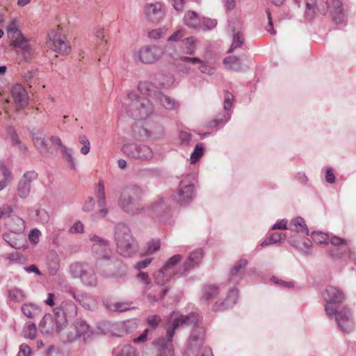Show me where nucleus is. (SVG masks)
<instances>
[{
  "mask_svg": "<svg viewBox=\"0 0 356 356\" xmlns=\"http://www.w3.org/2000/svg\"><path fill=\"white\" fill-rule=\"evenodd\" d=\"M197 316L195 313H191L188 315L177 314L171 325L167 327L166 338H159L153 343L154 348L159 353L160 356H172L174 355L172 339L175 330L179 326H187L194 324L195 327L197 325Z\"/></svg>",
  "mask_w": 356,
  "mask_h": 356,
  "instance_id": "f257e3e1",
  "label": "nucleus"
},
{
  "mask_svg": "<svg viewBox=\"0 0 356 356\" xmlns=\"http://www.w3.org/2000/svg\"><path fill=\"white\" fill-rule=\"evenodd\" d=\"M143 193V189L137 185H130L123 188L118 199L119 207L123 211L131 216L140 213L143 207L138 200Z\"/></svg>",
  "mask_w": 356,
  "mask_h": 356,
  "instance_id": "f03ea898",
  "label": "nucleus"
},
{
  "mask_svg": "<svg viewBox=\"0 0 356 356\" xmlns=\"http://www.w3.org/2000/svg\"><path fill=\"white\" fill-rule=\"evenodd\" d=\"M182 255L175 254L169 258L165 263L163 268L171 276H186V273L191 269L197 266L203 258V252L201 250H197L191 252L188 257L184 264L181 266L177 270H175V267L180 262Z\"/></svg>",
  "mask_w": 356,
  "mask_h": 356,
  "instance_id": "7ed1b4c3",
  "label": "nucleus"
},
{
  "mask_svg": "<svg viewBox=\"0 0 356 356\" xmlns=\"http://www.w3.org/2000/svg\"><path fill=\"white\" fill-rule=\"evenodd\" d=\"M114 239L117 245V250L123 257H130L138 249L130 228L124 223L120 222L115 225L114 229Z\"/></svg>",
  "mask_w": 356,
  "mask_h": 356,
  "instance_id": "20e7f679",
  "label": "nucleus"
},
{
  "mask_svg": "<svg viewBox=\"0 0 356 356\" xmlns=\"http://www.w3.org/2000/svg\"><path fill=\"white\" fill-rule=\"evenodd\" d=\"M311 236L312 240L316 243L327 244L330 241V243L334 246L329 252L331 257L336 258L341 257L346 254L347 251L348 252V256L350 257H353V252L350 248V241L336 236L329 238L326 233L321 232H314Z\"/></svg>",
  "mask_w": 356,
  "mask_h": 356,
  "instance_id": "39448f33",
  "label": "nucleus"
},
{
  "mask_svg": "<svg viewBox=\"0 0 356 356\" xmlns=\"http://www.w3.org/2000/svg\"><path fill=\"white\" fill-rule=\"evenodd\" d=\"M127 100V114L135 119H145L154 111V106L149 99H140L134 92L128 94Z\"/></svg>",
  "mask_w": 356,
  "mask_h": 356,
  "instance_id": "423d86ee",
  "label": "nucleus"
},
{
  "mask_svg": "<svg viewBox=\"0 0 356 356\" xmlns=\"http://www.w3.org/2000/svg\"><path fill=\"white\" fill-rule=\"evenodd\" d=\"M17 22L15 19L11 21L7 28V34L12 40L10 45L20 49V53L27 60L32 56L33 49L29 44V40L17 28Z\"/></svg>",
  "mask_w": 356,
  "mask_h": 356,
  "instance_id": "0eeeda50",
  "label": "nucleus"
},
{
  "mask_svg": "<svg viewBox=\"0 0 356 356\" xmlns=\"http://www.w3.org/2000/svg\"><path fill=\"white\" fill-rule=\"evenodd\" d=\"M70 273L74 278H79L86 286L95 287L98 280L92 266L85 262H74L70 266Z\"/></svg>",
  "mask_w": 356,
  "mask_h": 356,
  "instance_id": "6e6552de",
  "label": "nucleus"
},
{
  "mask_svg": "<svg viewBox=\"0 0 356 356\" xmlns=\"http://www.w3.org/2000/svg\"><path fill=\"white\" fill-rule=\"evenodd\" d=\"M322 297L325 302V311L327 315L334 312V309L339 307L345 300L346 296L341 289L334 286H327L322 293Z\"/></svg>",
  "mask_w": 356,
  "mask_h": 356,
  "instance_id": "1a4fd4ad",
  "label": "nucleus"
},
{
  "mask_svg": "<svg viewBox=\"0 0 356 356\" xmlns=\"http://www.w3.org/2000/svg\"><path fill=\"white\" fill-rule=\"evenodd\" d=\"M122 152L127 156L140 162L149 161L154 157L152 149L145 144H125L122 147Z\"/></svg>",
  "mask_w": 356,
  "mask_h": 356,
  "instance_id": "9d476101",
  "label": "nucleus"
},
{
  "mask_svg": "<svg viewBox=\"0 0 356 356\" xmlns=\"http://www.w3.org/2000/svg\"><path fill=\"white\" fill-rule=\"evenodd\" d=\"M164 54L163 47L157 45H145L134 54V59L144 64H153L160 60Z\"/></svg>",
  "mask_w": 356,
  "mask_h": 356,
  "instance_id": "9b49d317",
  "label": "nucleus"
},
{
  "mask_svg": "<svg viewBox=\"0 0 356 356\" xmlns=\"http://www.w3.org/2000/svg\"><path fill=\"white\" fill-rule=\"evenodd\" d=\"M329 317H334L339 329L345 332L349 333L354 330L355 321L353 312L348 307H337L334 312Z\"/></svg>",
  "mask_w": 356,
  "mask_h": 356,
  "instance_id": "f8f14e48",
  "label": "nucleus"
},
{
  "mask_svg": "<svg viewBox=\"0 0 356 356\" xmlns=\"http://www.w3.org/2000/svg\"><path fill=\"white\" fill-rule=\"evenodd\" d=\"M47 47L53 51L60 55H66L70 52L71 47L66 40V37L62 35L58 29L48 34Z\"/></svg>",
  "mask_w": 356,
  "mask_h": 356,
  "instance_id": "ddd939ff",
  "label": "nucleus"
},
{
  "mask_svg": "<svg viewBox=\"0 0 356 356\" xmlns=\"http://www.w3.org/2000/svg\"><path fill=\"white\" fill-rule=\"evenodd\" d=\"M54 316L60 321H64L65 325L70 320L74 319L77 314V307L74 302L66 300L63 301L60 305L54 309Z\"/></svg>",
  "mask_w": 356,
  "mask_h": 356,
  "instance_id": "4468645a",
  "label": "nucleus"
},
{
  "mask_svg": "<svg viewBox=\"0 0 356 356\" xmlns=\"http://www.w3.org/2000/svg\"><path fill=\"white\" fill-rule=\"evenodd\" d=\"M65 326L63 320L60 321L56 316L54 318L51 314L44 315L39 324L40 331L46 334L58 333Z\"/></svg>",
  "mask_w": 356,
  "mask_h": 356,
  "instance_id": "2eb2a0df",
  "label": "nucleus"
},
{
  "mask_svg": "<svg viewBox=\"0 0 356 356\" xmlns=\"http://www.w3.org/2000/svg\"><path fill=\"white\" fill-rule=\"evenodd\" d=\"M38 173L34 170L25 172L18 182L17 192L20 198H26L31 191V182L38 179Z\"/></svg>",
  "mask_w": 356,
  "mask_h": 356,
  "instance_id": "dca6fc26",
  "label": "nucleus"
},
{
  "mask_svg": "<svg viewBox=\"0 0 356 356\" xmlns=\"http://www.w3.org/2000/svg\"><path fill=\"white\" fill-rule=\"evenodd\" d=\"M204 329L197 325L193 327V331L189 337L187 349L192 354L196 353L201 348H202L204 340Z\"/></svg>",
  "mask_w": 356,
  "mask_h": 356,
  "instance_id": "f3484780",
  "label": "nucleus"
},
{
  "mask_svg": "<svg viewBox=\"0 0 356 356\" xmlns=\"http://www.w3.org/2000/svg\"><path fill=\"white\" fill-rule=\"evenodd\" d=\"M194 185L187 184L184 179L180 181L179 188L175 196L176 201L181 204L188 203L194 196Z\"/></svg>",
  "mask_w": 356,
  "mask_h": 356,
  "instance_id": "a211bd4d",
  "label": "nucleus"
},
{
  "mask_svg": "<svg viewBox=\"0 0 356 356\" xmlns=\"http://www.w3.org/2000/svg\"><path fill=\"white\" fill-rule=\"evenodd\" d=\"M143 10L147 19L154 23L159 22L164 16L162 5L159 2L146 4Z\"/></svg>",
  "mask_w": 356,
  "mask_h": 356,
  "instance_id": "6ab92c4d",
  "label": "nucleus"
},
{
  "mask_svg": "<svg viewBox=\"0 0 356 356\" xmlns=\"http://www.w3.org/2000/svg\"><path fill=\"white\" fill-rule=\"evenodd\" d=\"M238 291L235 289H231L227 293V298L223 301H216L213 306V310L220 312L232 307L237 301Z\"/></svg>",
  "mask_w": 356,
  "mask_h": 356,
  "instance_id": "aec40b11",
  "label": "nucleus"
},
{
  "mask_svg": "<svg viewBox=\"0 0 356 356\" xmlns=\"http://www.w3.org/2000/svg\"><path fill=\"white\" fill-rule=\"evenodd\" d=\"M92 250L99 260H109L112 262L115 259L112 250L108 247V242L96 243L92 245Z\"/></svg>",
  "mask_w": 356,
  "mask_h": 356,
  "instance_id": "412c9836",
  "label": "nucleus"
},
{
  "mask_svg": "<svg viewBox=\"0 0 356 356\" xmlns=\"http://www.w3.org/2000/svg\"><path fill=\"white\" fill-rule=\"evenodd\" d=\"M248 260L240 259L230 269L228 282L231 284H238L243 278V269L247 266Z\"/></svg>",
  "mask_w": 356,
  "mask_h": 356,
  "instance_id": "4be33fe9",
  "label": "nucleus"
},
{
  "mask_svg": "<svg viewBox=\"0 0 356 356\" xmlns=\"http://www.w3.org/2000/svg\"><path fill=\"white\" fill-rule=\"evenodd\" d=\"M13 98L20 108L26 107L29 104V96L26 90L21 85H15L11 89Z\"/></svg>",
  "mask_w": 356,
  "mask_h": 356,
  "instance_id": "5701e85b",
  "label": "nucleus"
},
{
  "mask_svg": "<svg viewBox=\"0 0 356 356\" xmlns=\"http://www.w3.org/2000/svg\"><path fill=\"white\" fill-rule=\"evenodd\" d=\"M95 195L97 199L98 205L102 209L99 210L98 213L99 216L104 217L108 213V210L105 208L106 206V196H105V190H104V184L103 181H99L95 190Z\"/></svg>",
  "mask_w": 356,
  "mask_h": 356,
  "instance_id": "b1692460",
  "label": "nucleus"
},
{
  "mask_svg": "<svg viewBox=\"0 0 356 356\" xmlns=\"http://www.w3.org/2000/svg\"><path fill=\"white\" fill-rule=\"evenodd\" d=\"M153 99L168 110H175L179 107V103L177 101L161 92H154Z\"/></svg>",
  "mask_w": 356,
  "mask_h": 356,
  "instance_id": "393cba45",
  "label": "nucleus"
},
{
  "mask_svg": "<svg viewBox=\"0 0 356 356\" xmlns=\"http://www.w3.org/2000/svg\"><path fill=\"white\" fill-rule=\"evenodd\" d=\"M75 329L77 335L80 337H83V340L85 343L90 342L92 340L94 334L90 331V327L86 321L77 319L75 323Z\"/></svg>",
  "mask_w": 356,
  "mask_h": 356,
  "instance_id": "a878e982",
  "label": "nucleus"
},
{
  "mask_svg": "<svg viewBox=\"0 0 356 356\" xmlns=\"http://www.w3.org/2000/svg\"><path fill=\"white\" fill-rule=\"evenodd\" d=\"M6 226L10 232L15 234H20L25 229L24 220L17 216L10 217L6 222Z\"/></svg>",
  "mask_w": 356,
  "mask_h": 356,
  "instance_id": "bb28decb",
  "label": "nucleus"
},
{
  "mask_svg": "<svg viewBox=\"0 0 356 356\" xmlns=\"http://www.w3.org/2000/svg\"><path fill=\"white\" fill-rule=\"evenodd\" d=\"M164 88L165 84L162 82L161 83H152L150 81H140L138 83V89L140 92L144 94H147L150 97L153 98L154 97V92H156V90H154V88Z\"/></svg>",
  "mask_w": 356,
  "mask_h": 356,
  "instance_id": "cd10ccee",
  "label": "nucleus"
},
{
  "mask_svg": "<svg viewBox=\"0 0 356 356\" xmlns=\"http://www.w3.org/2000/svg\"><path fill=\"white\" fill-rule=\"evenodd\" d=\"M289 230L295 232H302L309 235V229L306 226L305 220L301 217H297L290 222Z\"/></svg>",
  "mask_w": 356,
  "mask_h": 356,
  "instance_id": "c85d7f7f",
  "label": "nucleus"
},
{
  "mask_svg": "<svg viewBox=\"0 0 356 356\" xmlns=\"http://www.w3.org/2000/svg\"><path fill=\"white\" fill-rule=\"evenodd\" d=\"M223 63L225 67L230 70L240 72L243 69L240 58L235 56L225 58Z\"/></svg>",
  "mask_w": 356,
  "mask_h": 356,
  "instance_id": "c756f323",
  "label": "nucleus"
},
{
  "mask_svg": "<svg viewBox=\"0 0 356 356\" xmlns=\"http://www.w3.org/2000/svg\"><path fill=\"white\" fill-rule=\"evenodd\" d=\"M197 40L195 38L187 37L182 40L183 52L186 54L193 55L196 49Z\"/></svg>",
  "mask_w": 356,
  "mask_h": 356,
  "instance_id": "7c9ffc66",
  "label": "nucleus"
},
{
  "mask_svg": "<svg viewBox=\"0 0 356 356\" xmlns=\"http://www.w3.org/2000/svg\"><path fill=\"white\" fill-rule=\"evenodd\" d=\"M333 11L332 12V19L336 24H339L343 20L342 3L340 0H333L332 3Z\"/></svg>",
  "mask_w": 356,
  "mask_h": 356,
  "instance_id": "2f4dec72",
  "label": "nucleus"
},
{
  "mask_svg": "<svg viewBox=\"0 0 356 356\" xmlns=\"http://www.w3.org/2000/svg\"><path fill=\"white\" fill-rule=\"evenodd\" d=\"M70 293L78 301L84 308L90 309L92 304V298L86 293L76 294L74 291H70Z\"/></svg>",
  "mask_w": 356,
  "mask_h": 356,
  "instance_id": "473e14b6",
  "label": "nucleus"
},
{
  "mask_svg": "<svg viewBox=\"0 0 356 356\" xmlns=\"http://www.w3.org/2000/svg\"><path fill=\"white\" fill-rule=\"evenodd\" d=\"M229 118L230 115L228 113H220L208 122L207 127L209 128H216L223 126Z\"/></svg>",
  "mask_w": 356,
  "mask_h": 356,
  "instance_id": "72a5a7b5",
  "label": "nucleus"
},
{
  "mask_svg": "<svg viewBox=\"0 0 356 356\" xmlns=\"http://www.w3.org/2000/svg\"><path fill=\"white\" fill-rule=\"evenodd\" d=\"M112 263L116 270L111 273V276L115 278H122L124 277L127 270L126 265L116 259H115Z\"/></svg>",
  "mask_w": 356,
  "mask_h": 356,
  "instance_id": "f704fd0d",
  "label": "nucleus"
},
{
  "mask_svg": "<svg viewBox=\"0 0 356 356\" xmlns=\"http://www.w3.org/2000/svg\"><path fill=\"white\" fill-rule=\"evenodd\" d=\"M185 24L191 28H197L200 24V19L196 13L188 11L184 15Z\"/></svg>",
  "mask_w": 356,
  "mask_h": 356,
  "instance_id": "c9c22d12",
  "label": "nucleus"
},
{
  "mask_svg": "<svg viewBox=\"0 0 356 356\" xmlns=\"http://www.w3.org/2000/svg\"><path fill=\"white\" fill-rule=\"evenodd\" d=\"M23 314L28 318H32L38 316L40 313V309L33 304H24L22 306Z\"/></svg>",
  "mask_w": 356,
  "mask_h": 356,
  "instance_id": "e433bc0d",
  "label": "nucleus"
},
{
  "mask_svg": "<svg viewBox=\"0 0 356 356\" xmlns=\"http://www.w3.org/2000/svg\"><path fill=\"white\" fill-rule=\"evenodd\" d=\"M171 277H172L171 274H169V273L164 270L163 268H161L154 273L155 282L161 286L167 282Z\"/></svg>",
  "mask_w": 356,
  "mask_h": 356,
  "instance_id": "4c0bfd02",
  "label": "nucleus"
},
{
  "mask_svg": "<svg viewBox=\"0 0 356 356\" xmlns=\"http://www.w3.org/2000/svg\"><path fill=\"white\" fill-rule=\"evenodd\" d=\"M219 293L218 288L216 286H206L203 289L202 299L206 301H210L215 298Z\"/></svg>",
  "mask_w": 356,
  "mask_h": 356,
  "instance_id": "58836bf2",
  "label": "nucleus"
},
{
  "mask_svg": "<svg viewBox=\"0 0 356 356\" xmlns=\"http://www.w3.org/2000/svg\"><path fill=\"white\" fill-rule=\"evenodd\" d=\"M8 298L10 300L19 302H22L26 298L25 293L18 288H14L12 289L8 290Z\"/></svg>",
  "mask_w": 356,
  "mask_h": 356,
  "instance_id": "ea45409f",
  "label": "nucleus"
},
{
  "mask_svg": "<svg viewBox=\"0 0 356 356\" xmlns=\"http://www.w3.org/2000/svg\"><path fill=\"white\" fill-rule=\"evenodd\" d=\"M305 4L306 15L308 17L312 18L315 13V10H318V7L322 6V1L321 0H318V3H317L316 0H305Z\"/></svg>",
  "mask_w": 356,
  "mask_h": 356,
  "instance_id": "a19ab883",
  "label": "nucleus"
},
{
  "mask_svg": "<svg viewBox=\"0 0 356 356\" xmlns=\"http://www.w3.org/2000/svg\"><path fill=\"white\" fill-rule=\"evenodd\" d=\"M35 147L42 155H46L49 151V147L45 136L42 138H39L33 143Z\"/></svg>",
  "mask_w": 356,
  "mask_h": 356,
  "instance_id": "79ce46f5",
  "label": "nucleus"
},
{
  "mask_svg": "<svg viewBox=\"0 0 356 356\" xmlns=\"http://www.w3.org/2000/svg\"><path fill=\"white\" fill-rule=\"evenodd\" d=\"M244 43L243 35L239 32L236 33L233 36V41L230 49L227 51V53H232L235 49L241 47Z\"/></svg>",
  "mask_w": 356,
  "mask_h": 356,
  "instance_id": "37998d69",
  "label": "nucleus"
},
{
  "mask_svg": "<svg viewBox=\"0 0 356 356\" xmlns=\"http://www.w3.org/2000/svg\"><path fill=\"white\" fill-rule=\"evenodd\" d=\"M3 240L12 248L15 249L19 248V244L18 243V240L16 238L15 236L13 234V233H4L3 234Z\"/></svg>",
  "mask_w": 356,
  "mask_h": 356,
  "instance_id": "c03bdc74",
  "label": "nucleus"
},
{
  "mask_svg": "<svg viewBox=\"0 0 356 356\" xmlns=\"http://www.w3.org/2000/svg\"><path fill=\"white\" fill-rule=\"evenodd\" d=\"M161 247V241L159 239H152L147 243L146 253L151 254L159 250Z\"/></svg>",
  "mask_w": 356,
  "mask_h": 356,
  "instance_id": "a18cd8bd",
  "label": "nucleus"
},
{
  "mask_svg": "<svg viewBox=\"0 0 356 356\" xmlns=\"http://www.w3.org/2000/svg\"><path fill=\"white\" fill-rule=\"evenodd\" d=\"M36 332L37 329L34 323L27 324L23 330L24 336L29 339H33L35 337Z\"/></svg>",
  "mask_w": 356,
  "mask_h": 356,
  "instance_id": "49530a36",
  "label": "nucleus"
},
{
  "mask_svg": "<svg viewBox=\"0 0 356 356\" xmlns=\"http://www.w3.org/2000/svg\"><path fill=\"white\" fill-rule=\"evenodd\" d=\"M62 154L66 159L69 163V166L71 169L75 168V163L74 159L72 154V149L67 148V147H63V149L61 151Z\"/></svg>",
  "mask_w": 356,
  "mask_h": 356,
  "instance_id": "de8ad7c7",
  "label": "nucleus"
},
{
  "mask_svg": "<svg viewBox=\"0 0 356 356\" xmlns=\"http://www.w3.org/2000/svg\"><path fill=\"white\" fill-rule=\"evenodd\" d=\"M79 142L83 145V147L81 148V153L83 155L88 154L90 149L89 140L85 135H81L79 137Z\"/></svg>",
  "mask_w": 356,
  "mask_h": 356,
  "instance_id": "09e8293b",
  "label": "nucleus"
},
{
  "mask_svg": "<svg viewBox=\"0 0 356 356\" xmlns=\"http://www.w3.org/2000/svg\"><path fill=\"white\" fill-rule=\"evenodd\" d=\"M167 33V30L164 28L153 29L148 33V37L153 40H159L163 38Z\"/></svg>",
  "mask_w": 356,
  "mask_h": 356,
  "instance_id": "8fccbe9b",
  "label": "nucleus"
},
{
  "mask_svg": "<svg viewBox=\"0 0 356 356\" xmlns=\"http://www.w3.org/2000/svg\"><path fill=\"white\" fill-rule=\"evenodd\" d=\"M161 321V318L159 315H149L147 316V324L152 329H156Z\"/></svg>",
  "mask_w": 356,
  "mask_h": 356,
  "instance_id": "3c124183",
  "label": "nucleus"
},
{
  "mask_svg": "<svg viewBox=\"0 0 356 356\" xmlns=\"http://www.w3.org/2000/svg\"><path fill=\"white\" fill-rule=\"evenodd\" d=\"M203 154V147L201 145L197 144L195 146L194 151L192 152L191 155V163H196L202 156Z\"/></svg>",
  "mask_w": 356,
  "mask_h": 356,
  "instance_id": "603ef678",
  "label": "nucleus"
},
{
  "mask_svg": "<svg viewBox=\"0 0 356 356\" xmlns=\"http://www.w3.org/2000/svg\"><path fill=\"white\" fill-rule=\"evenodd\" d=\"M151 209L155 212L156 215H160L161 213L164 212L166 209V206L164 204L163 200L161 199L159 202L152 204Z\"/></svg>",
  "mask_w": 356,
  "mask_h": 356,
  "instance_id": "864d4df0",
  "label": "nucleus"
},
{
  "mask_svg": "<svg viewBox=\"0 0 356 356\" xmlns=\"http://www.w3.org/2000/svg\"><path fill=\"white\" fill-rule=\"evenodd\" d=\"M197 65H199L198 68L202 73L209 75H211L214 73L213 68L209 66L204 60H201V62L198 63Z\"/></svg>",
  "mask_w": 356,
  "mask_h": 356,
  "instance_id": "5fc2aeb1",
  "label": "nucleus"
},
{
  "mask_svg": "<svg viewBox=\"0 0 356 356\" xmlns=\"http://www.w3.org/2000/svg\"><path fill=\"white\" fill-rule=\"evenodd\" d=\"M233 100H234V95L231 92L226 90L225 92V99H224V109L225 111H227L231 108L232 104H233Z\"/></svg>",
  "mask_w": 356,
  "mask_h": 356,
  "instance_id": "6e6d98bb",
  "label": "nucleus"
},
{
  "mask_svg": "<svg viewBox=\"0 0 356 356\" xmlns=\"http://www.w3.org/2000/svg\"><path fill=\"white\" fill-rule=\"evenodd\" d=\"M177 60L181 63H189L193 65H197L201 62V59L197 57H190L187 56H180L177 58Z\"/></svg>",
  "mask_w": 356,
  "mask_h": 356,
  "instance_id": "4d7b16f0",
  "label": "nucleus"
},
{
  "mask_svg": "<svg viewBox=\"0 0 356 356\" xmlns=\"http://www.w3.org/2000/svg\"><path fill=\"white\" fill-rule=\"evenodd\" d=\"M185 34L183 30L179 29L172 34L168 38V42H179L184 39Z\"/></svg>",
  "mask_w": 356,
  "mask_h": 356,
  "instance_id": "13d9d810",
  "label": "nucleus"
},
{
  "mask_svg": "<svg viewBox=\"0 0 356 356\" xmlns=\"http://www.w3.org/2000/svg\"><path fill=\"white\" fill-rule=\"evenodd\" d=\"M134 355H135L134 348L129 344H125L122 348V349L120 350V353L118 356H134Z\"/></svg>",
  "mask_w": 356,
  "mask_h": 356,
  "instance_id": "bf43d9fd",
  "label": "nucleus"
},
{
  "mask_svg": "<svg viewBox=\"0 0 356 356\" xmlns=\"http://www.w3.org/2000/svg\"><path fill=\"white\" fill-rule=\"evenodd\" d=\"M168 291V288H163V289H162V290L161 291L160 296H157L153 295L152 293H147V298L148 300L150 302H158L160 299H163L165 297V296L166 295Z\"/></svg>",
  "mask_w": 356,
  "mask_h": 356,
  "instance_id": "052dcab7",
  "label": "nucleus"
},
{
  "mask_svg": "<svg viewBox=\"0 0 356 356\" xmlns=\"http://www.w3.org/2000/svg\"><path fill=\"white\" fill-rule=\"evenodd\" d=\"M269 236L273 243H277L284 241L287 237V234L275 232L271 234Z\"/></svg>",
  "mask_w": 356,
  "mask_h": 356,
  "instance_id": "680f3d73",
  "label": "nucleus"
},
{
  "mask_svg": "<svg viewBox=\"0 0 356 356\" xmlns=\"http://www.w3.org/2000/svg\"><path fill=\"white\" fill-rule=\"evenodd\" d=\"M142 173L147 177H156L161 175L160 170L156 168H146L143 170Z\"/></svg>",
  "mask_w": 356,
  "mask_h": 356,
  "instance_id": "e2e57ef3",
  "label": "nucleus"
},
{
  "mask_svg": "<svg viewBox=\"0 0 356 356\" xmlns=\"http://www.w3.org/2000/svg\"><path fill=\"white\" fill-rule=\"evenodd\" d=\"M1 171L3 177V180H5L10 184L13 178L10 170L8 168L6 165H2L1 167Z\"/></svg>",
  "mask_w": 356,
  "mask_h": 356,
  "instance_id": "0e129e2a",
  "label": "nucleus"
},
{
  "mask_svg": "<svg viewBox=\"0 0 356 356\" xmlns=\"http://www.w3.org/2000/svg\"><path fill=\"white\" fill-rule=\"evenodd\" d=\"M83 225L81 221H76L70 229L69 232L71 234H78L83 232Z\"/></svg>",
  "mask_w": 356,
  "mask_h": 356,
  "instance_id": "69168bd1",
  "label": "nucleus"
},
{
  "mask_svg": "<svg viewBox=\"0 0 356 356\" xmlns=\"http://www.w3.org/2000/svg\"><path fill=\"white\" fill-rule=\"evenodd\" d=\"M40 232L38 229H32L29 234V239L31 243L37 244L39 242Z\"/></svg>",
  "mask_w": 356,
  "mask_h": 356,
  "instance_id": "338daca9",
  "label": "nucleus"
},
{
  "mask_svg": "<svg viewBox=\"0 0 356 356\" xmlns=\"http://www.w3.org/2000/svg\"><path fill=\"white\" fill-rule=\"evenodd\" d=\"M95 202L92 197H88L85 204L83 206V211L86 212H90L95 208Z\"/></svg>",
  "mask_w": 356,
  "mask_h": 356,
  "instance_id": "774afa93",
  "label": "nucleus"
}]
</instances>
